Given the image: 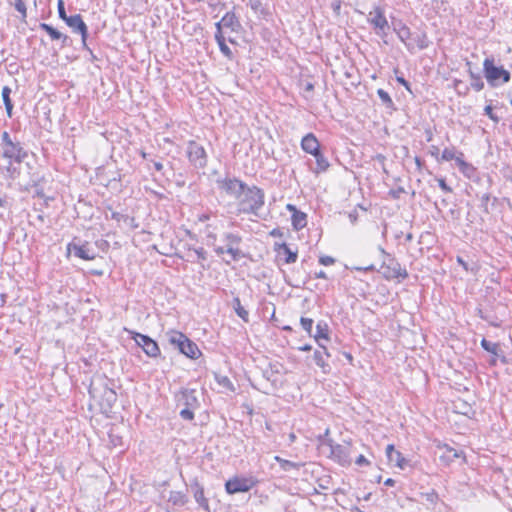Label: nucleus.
I'll use <instances>...</instances> for the list:
<instances>
[{
	"mask_svg": "<svg viewBox=\"0 0 512 512\" xmlns=\"http://www.w3.org/2000/svg\"><path fill=\"white\" fill-rule=\"evenodd\" d=\"M14 7L21 14V19L25 20L27 17V8L25 2L23 0H15Z\"/></svg>",
	"mask_w": 512,
	"mask_h": 512,
	"instance_id": "38",
	"label": "nucleus"
},
{
	"mask_svg": "<svg viewBox=\"0 0 512 512\" xmlns=\"http://www.w3.org/2000/svg\"><path fill=\"white\" fill-rule=\"evenodd\" d=\"M503 83L509 82L510 80V73L503 68L501 73V78Z\"/></svg>",
	"mask_w": 512,
	"mask_h": 512,
	"instance_id": "55",
	"label": "nucleus"
},
{
	"mask_svg": "<svg viewBox=\"0 0 512 512\" xmlns=\"http://www.w3.org/2000/svg\"><path fill=\"white\" fill-rule=\"evenodd\" d=\"M11 92H12V90L9 86H4L2 88L1 96H2V100L4 102V105H5V109H6L8 117H12V111H13V103L10 98Z\"/></svg>",
	"mask_w": 512,
	"mask_h": 512,
	"instance_id": "34",
	"label": "nucleus"
},
{
	"mask_svg": "<svg viewBox=\"0 0 512 512\" xmlns=\"http://www.w3.org/2000/svg\"><path fill=\"white\" fill-rule=\"evenodd\" d=\"M485 77L491 86H496L501 78L503 67H496L492 58H486L483 63Z\"/></svg>",
	"mask_w": 512,
	"mask_h": 512,
	"instance_id": "15",
	"label": "nucleus"
},
{
	"mask_svg": "<svg viewBox=\"0 0 512 512\" xmlns=\"http://www.w3.org/2000/svg\"><path fill=\"white\" fill-rule=\"evenodd\" d=\"M168 341L171 345H173L175 348L179 350L181 353V348H183L184 344L186 343L188 337L179 331H170L167 333Z\"/></svg>",
	"mask_w": 512,
	"mask_h": 512,
	"instance_id": "26",
	"label": "nucleus"
},
{
	"mask_svg": "<svg viewBox=\"0 0 512 512\" xmlns=\"http://www.w3.org/2000/svg\"><path fill=\"white\" fill-rule=\"evenodd\" d=\"M111 218L117 222L124 221V222H135V219L133 217H129L128 215H124L120 212H112Z\"/></svg>",
	"mask_w": 512,
	"mask_h": 512,
	"instance_id": "43",
	"label": "nucleus"
},
{
	"mask_svg": "<svg viewBox=\"0 0 512 512\" xmlns=\"http://www.w3.org/2000/svg\"><path fill=\"white\" fill-rule=\"evenodd\" d=\"M32 186L36 188L34 196L38 198H44V191L42 188H38V182L33 180Z\"/></svg>",
	"mask_w": 512,
	"mask_h": 512,
	"instance_id": "51",
	"label": "nucleus"
},
{
	"mask_svg": "<svg viewBox=\"0 0 512 512\" xmlns=\"http://www.w3.org/2000/svg\"><path fill=\"white\" fill-rule=\"evenodd\" d=\"M232 308L234 309L235 313L238 317H240L244 322H249V313L248 311L242 306L241 300L239 297H234L232 300Z\"/></svg>",
	"mask_w": 512,
	"mask_h": 512,
	"instance_id": "30",
	"label": "nucleus"
},
{
	"mask_svg": "<svg viewBox=\"0 0 512 512\" xmlns=\"http://www.w3.org/2000/svg\"><path fill=\"white\" fill-rule=\"evenodd\" d=\"M367 21L373 26L376 35L381 38H385L388 35L390 31V25L381 8L376 7L373 11H371L368 14Z\"/></svg>",
	"mask_w": 512,
	"mask_h": 512,
	"instance_id": "6",
	"label": "nucleus"
},
{
	"mask_svg": "<svg viewBox=\"0 0 512 512\" xmlns=\"http://www.w3.org/2000/svg\"><path fill=\"white\" fill-rule=\"evenodd\" d=\"M215 40L219 46L221 53L228 59H232L233 53H232L231 49L228 47V45L226 44L225 37L223 36L222 31H218V30L216 31Z\"/></svg>",
	"mask_w": 512,
	"mask_h": 512,
	"instance_id": "29",
	"label": "nucleus"
},
{
	"mask_svg": "<svg viewBox=\"0 0 512 512\" xmlns=\"http://www.w3.org/2000/svg\"><path fill=\"white\" fill-rule=\"evenodd\" d=\"M481 346L487 352H489L493 355H498V351H499L498 343H492V342L486 340L485 338H483L481 341Z\"/></svg>",
	"mask_w": 512,
	"mask_h": 512,
	"instance_id": "37",
	"label": "nucleus"
},
{
	"mask_svg": "<svg viewBox=\"0 0 512 512\" xmlns=\"http://www.w3.org/2000/svg\"><path fill=\"white\" fill-rule=\"evenodd\" d=\"M328 333V324L325 321H319L316 325V334L314 335L315 340L317 342H319L320 339L328 340Z\"/></svg>",
	"mask_w": 512,
	"mask_h": 512,
	"instance_id": "35",
	"label": "nucleus"
},
{
	"mask_svg": "<svg viewBox=\"0 0 512 512\" xmlns=\"http://www.w3.org/2000/svg\"><path fill=\"white\" fill-rule=\"evenodd\" d=\"M218 188L225 191L228 195L238 199L243 194V189L247 185L245 182L237 178L217 179Z\"/></svg>",
	"mask_w": 512,
	"mask_h": 512,
	"instance_id": "9",
	"label": "nucleus"
},
{
	"mask_svg": "<svg viewBox=\"0 0 512 512\" xmlns=\"http://www.w3.org/2000/svg\"><path fill=\"white\" fill-rule=\"evenodd\" d=\"M312 156H314L316 159V168L314 169V172L316 174L325 172L329 168L330 164L327 158L321 152V150L319 152H316Z\"/></svg>",
	"mask_w": 512,
	"mask_h": 512,
	"instance_id": "31",
	"label": "nucleus"
},
{
	"mask_svg": "<svg viewBox=\"0 0 512 512\" xmlns=\"http://www.w3.org/2000/svg\"><path fill=\"white\" fill-rule=\"evenodd\" d=\"M438 182L442 190L445 192H452V189L446 184L444 179H439Z\"/></svg>",
	"mask_w": 512,
	"mask_h": 512,
	"instance_id": "53",
	"label": "nucleus"
},
{
	"mask_svg": "<svg viewBox=\"0 0 512 512\" xmlns=\"http://www.w3.org/2000/svg\"><path fill=\"white\" fill-rule=\"evenodd\" d=\"M377 94L382 101L383 104H385L387 107L391 106L393 104L392 99L389 95V93L383 89H378Z\"/></svg>",
	"mask_w": 512,
	"mask_h": 512,
	"instance_id": "40",
	"label": "nucleus"
},
{
	"mask_svg": "<svg viewBox=\"0 0 512 512\" xmlns=\"http://www.w3.org/2000/svg\"><path fill=\"white\" fill-rule=\"evenodd\" d=\"M300 351H304V352H307V351H310L312 349L311 345L309 344H306V345H303L301 347L298 348Z\"/></svg>",
	"mask_w": 512,
	"mask_h": 512,
	"instance_id": "61",
	"label": "nucleus"
},
{
	"mask_svg": "<svg viewBox=\"0 0 512 512\" xmlns=\"http://www.w3.org/2000/svg\"><path fill=\"white\" fill-rule=\"evenodd\" d=\"M223 239L226 242V253L231 256L233 261L245 257V254L238 247L242 242V237L239 234L227 232L223 234Z\"/></svg>",
	"mask_w": 512,
	"mask_h": 512,
	"instance_id": "10",
	"label": "nucleus"
},
{
	"mask_svg": "<svg viewBox=\"0 0 512 512\" xmlns=\"http://www.w3.org/2000/svg\"><path fill=\"white\" fill-rule=\"evenodd\" d=\"M274 459L277 463H279L280 468L285 472H289L291 470H299L304 465L303 463H297L292 462L290 460H286L284 458H281L280 456H275Z\"/></svg>",
	"mask_w": 512,
	"mask_h": 512,
	"instance_id": "33",
	"label": "nucleus"
},
{
	"mask_svg": "<svg viewBox=\"0 0 512 512\" xmlns=\"http://www.w3.org/2000/svg\"><path fill=\"white\" fill-rule=\"evenodd\" d=\"M456 161V164L461 168L463 169L464 167L467 166V163L464 161L463 159V154L462 153H459V155L456 156V158L454 159Z\"/></svg>",
	"mask_w": 512,
	"mask_h": 512,
	"instance_id": "52",
	"label": "nucleus"
},
{
	"mask_svg": "<svg viewBox=\"0 0 512 512\" xmlns=\"http://www.w3.org/2000/svg\"><path fill=\"white\" fill-rule=\"evenodd\" d=\"M326 445L330 448V458L341 466H349L352 462L353 446L350 442L342 444L335 443L332 439L327 440Z\"/></svg>",
	"mask_w": 512,
	"mask_h": 512,
	"instance_id": "5",
	"label": "nucleus"
},
{
	"mask_svg": "<svg viewBox=\"0 0 512 512\" xmlns=\"http://www.w3.org/2000/svg\"><path fill=\"white\" fill-rule=\"evenodd\" d=\"M196 394L195 389L184 388L176 395L177 405L184 406L179 413L183 420L192 421L194 419V411L200 406Z\"/></svg>",
	"mask_w": 512,
	"mask_h": 512,
	"instance_id": "4",
	"label": "nucleus"
},
{
	"mask_svg": "<svg viewBox=\"0 0 512 512\" xmlns=\"http://www.w3.org/2000/svg\"><path fill=\"white\" fill-rule=\"evenodd\" d=\"M320 346L323 348V351L316 350L313 354V359L317 366H319L323 373H329L331 370L330 365L325 361V357H330L329 352L327 351L326 347Z\"/></svg>",
	"mask_w": 512,
	"mask_h": 512,
	"instance_id": "24",
	"label": "nucleus"
},
{
	"mask_svg": "<svg viewBox=\"0 0 512 512\" xmlns=\"http://www.w3.org/2000/svg\"><path fill=\"white\" fill-rule=\"evenodd\" d=\"M255 485L252 478L234 477L225 483V490L228 494H236L240 492H248Z\"/></svg>",
	"mask_w": 512,
	"mask_h": 512,
	"instance_id": "11",
	"label": "nucleus"
},
{
	"mask_svg": "<svg viewBox=\"0 0 512 512\" xmlns=\"http://www.w3.org/2000/svg\"><path fill=\"white\" fill-rule=\"evenodd\" d=\"M67 250L69 253H73L76 257L83 260H93L96 257L95 250L91 248L87 242L85 244L71 242L68 244Z\"/></svg>",
	"mask_w": 512,
	"mask_h": 512,
	"instance_id": "14",
	"label": "nucleus"
},
{
	"mask_svg": "<svg viewBox=\"0 0 512 512\" xmlns=\"http://www.w3.org/2000/svg\"><path fill=\"white\" fill-rule=\"evenodd\" d=\"M397 81L399 83H401L402 85L405 86V88L412 94V91H411V88H410V84L408 81H406L402 76L401 77H397Z\"/></svg>",
	"mask_w": 512,
	"mask_h": 512,
	"instance_id": "54",
	"label": "nucleus"
},
{
	"mask_svg": "<svg viewBox=\"0 0 512 512\" xmlns=\"http://www.w3.org/2000/svg\"><path fill=\"white\" fill-rule=\"evenodd\" d=\"M349 220L352 224H355L357 222L358 213L356 211H352L348 215Z\"/></svg>",
	"mask_w": 512,
	"mask_h": 512,
	"instance_id": "56",
	"label": "nucleus"
},
{
	"mask_svg": "<svg viewBox=\"0 0 512 512\" xmlns=\"http://www.w3.org/2000/svg\"><path fill=\"white\" fill-rule=\"evenodd\" d=\"M153 165L157 171H161L163 169V164L161 162H153Z\"/></svg>",
	"mask_w": 512,
	"mask_h": 512,
	"instance_id": "62",
	"label": "nucleus"
},
{
	"mask_svg": "<svg viewBox=\"0 0 512 512\" xmlns=\"http://www.w3.org/2000/svg\"><path fill=\"white\" fill-rule=\"evenodd\" d=\"M28 153L16 136L7 131L1 133L0 141V170L10 179H16L20 172L18 166Z\"/></svg>",
	"mask_w": 512,
	"mask_h": 512,
	"instance_id": "1",
	"label": "nucleus"
},
{
	"mask_svg": "<svg viewBox=\"0 0 512 512\" xmlns=\"http://www.w3.org/2000/svg\"><path fill=\"white\" fill-rule=\"evenodd\" d=\"M39 27L41 30L45 31L52 40H61L62 47L70 45L71 39L67 35L58 31L52 25L47 23H40Z\"/></svg>",
	"mask_w": 512,
	"mask_h": 512,
	"instance_id": "18",
	"label": "nucleus"
},
{
	"mask_svg": "<svg viewBox=\"0 0 512 512\" xmlns=\"http://www.w3.org/2000/svg\"><path fill=\"white\" fill-rule=\"evenodd\" d=\"M408 34H409V32H408V30H407V29H402V30L399 32V37H400L402 40H404V37H405L406 35H408Z\"/></svg>",
	"mask_w": 512,
	"mask_h": 512,
	"instance_id": "63",
	"label": "nucleus"
},
{
	"mask_svg": "<svg viewBox=\"0 0 512 512\" xmlns=\"http://www.w3.org/2000/svg\"><path fill=\"white\" fill-rule=\"evenodd\" d=\"M484 111H485V114H486V115H487L491 120H493V121H494V122H496V123L499 121V118H498V117L493 113V108H492L490 105L486 106V107H485V109H484Z\"/></svg>",
	"mask_w": 512,
	"mask_h": 512,
	"instance_id": "48",
	"label": "nucleus"
},
{
	"mask_svg": "<svg viewBox=\"0 0 512 512\" xmlns=\"http://www.w3.org/2000/svg\"><path fill=\"white\" fill-rule=\"evenodd\" d=\"M81 35V41H82V48L86 50L87 52L91 50V48L87 44V38H88V30L83 32Z\"/></svg>",
	"mask_w": 512,
	"mask_h": 512,
	"instance_id": "49",
	"label": "nucleus"
},
{
	"mask_svg": "<svg viewBox=\"0 0 512 512\" xmlns=\"http://www.w3.org/2000/svg\"><path fill=\"white\" fill-rule=\"evenodd\" d=\"M455 411L457 413H460V414H463V415H467L470 410H471V406L469 404H467L466 402H463V401H460L458 404L455 403Z\"/></svg>",
	"mask_w": 512,
	"mask_h": 512,
	"instance_id": "42",
	"label": "nucleus"
},
{
	"mask_svg": "<svg viewBox=\"0 0 512 512\" xmlns=\"http://www.w3.org/2000/svg\"><path fill=\"white\" fill-rule=\"evenodd\" d=\"M181 353L190 359H197L201 355V351L199 350L197 344L191 341L189 338L187 339L183 348H181Z\"/></svg>",
	"mask_w": 512,
	"mask_h": 512,
	"instance_id": "27",
	"label": "nucleus"
},
{
	"mask_svg": "<svg viewBox=\"0 0 512 512\" xmlns=\"http://www.w3.org/2000/svg\"><path fill=\"white\" fill-rule=\"evenodd\" d=\"M247 6H249L260 19L268 20L269 17H271V12L261 0H249Z\"/></svg>",
	"mask_w": 512,
	"mask_h": 512,
	"instance_id": "22",
	"label": "nucleus"
},
{
	"mask_svg": "<svg viewBox=\"0 0 512 512\" xmlns=\"http://www.w3.org/2000/svg\"><path fill=\"white\" fill-rule=\"evenodd\" d=\"M132 339L136 342V344L142 348L144 353L151 358H157L160 356L161 351L158 343L149 337L148 335H144L138 332H131Z\"/></svg>",
	"mask_w": 512,
	"mask_h": 512,
	"instance_id": "8",
	"label": "nucleus"
},
{
	"mask_svg": "<svg viewBox=\"0 0 512 512\" xmlns=\"http://www.w3.org/2000/svg\"><path fill=\"white\" fill-rule=\"evenodd\" d=\"M319 263L324 266H329L335 263V259L331 256L324 255L319 258Z\"/></svg>",
	"mask_w": 512,
	"mask_h": 512,
	"instance_id": "47",
	"label": "nucleus"
},
{
	"mask_svg": "<svg viewBox=\"0 0 512 512\" xmlns=\"http://www.w3.org/2000/svg\"><path fill=\"white\" fill-rule=\"evenodd\" d=\"M186 153L189 162L195 168L206 167L208 156L202 145L198 144L193 140L188 141Z\"/></svg>",
	"mask_w": 512,
	"mask_h": 512,
	"instance_id": "7",
	"label": "nucleus"
},
{
	"mask_svg": "<svg viewBox=\"0 0 512 512\" xmlns=\"http://www.w3.org/2000/svg\"><path fill=\"white\" fill-rule=\"evenodd\" d=\"M301 148L303 151L311 155L321 150L320 143L313 133H308L302 138Z\"/></svg>",
	"mask_w": 512,
	"mask_h": 512,
	"instance_id": "19",
	"label": "nucleus"
},
{
	"mask_svg": "<svg viewBox=\"0 0 512 512\" xmlns=\"http://www.w3.org/2000/svg\"><path fill=\"white\" fill-rule=\"evenodd\" d=\"M315 278L327 279V275L323 270L315 273Z\"/></svg>",
	"mask_w": 512,
	"mask_h": 512,
	"instance_id": "59",
	"label": "nucleus"
},
{
	"mask_svg": "<svg viewBox=\"0 0 512 512\" xmlns=\"http://www.w3.org/2000/svg\"><path fill=\"white\" fill-rule=\"evenodd\" d=\"M291 223L294 230L299 231L307 225L306 213L298 210L296 213L291 215Z\"/></svg>",
	"mask_w": 512,
	"mask_h": 512,
	"instance_id": "28",
	"label": "nucleus"
},
{
	"mask_svg": "<svg viewBox=\"0 0 512 512\" xmlns=\"http://www.w3.org/2000/svg\"><path fill=\"white\" fill-rule=\"evenodd\" d=\"M222 27L229 28L233 32H238L241 28V23L233 11H228L222 19L216 23V29L222 31Z\"/></svg>",
	"mask_w": 512,
	"mask_h": 512,
	"instance_id": "16",
	"label": "nucleus"
},
{
	"mask_svg": "<svg viewBox=\"0 0 512 512\" xmlns=\"http://www.w3.org/2000/svg\"><path fill=\"white\" fill-rule=\"evenodd\" d=\"M168 502L172 503L174 506H184L188 502V497L184 492L171 491Z\"/></svg>",
	"mask_w": 512,
	"mask_h": 512,
	"instance_id": "32",
	"label": "nucleus"
},
{
	"mask_svg": "<svg viewBox=\"0 0 512 512\" xmlns=\"http://www.w3.org/2000/svg\"><path fill=\"white\" fill-rule=\"evenodd\" d=\"M313 319L311 318H306V317H301L300 319V324L302 326V328L310 335L312 336V326H313Z\"/></svg>",
	"mask_w": 512,
	"mask_h": 512,
	"instance_id": "41",
	"label": "nucleus"
},
{
	"mask_svg": "<svg viewBox=\"0 0 512 512\" xmlns=\"http://www.w3.org/2000/svg\"><path fill=\"white\" fill-rule=\"evenodd\" d=\"M88 53H89V55H90L89 60H90L91 62H95V61H98V60H99V58H98V57L93 53V51H92V50L88 51Z\"/></svg>",
	"mask_w": 512,
	"mask_h": 512,
	"instance_id": "60",
	"label": "nucleus"
},
{
	"mask_svg": "<svg viewBox=\"0 0 512 512\" xmlns=\"http://www.w3.org/2000/svg\"><path fill=\"white\" fill-rule=\"evenodd\" d=\"M441 457L448 461H452L457 458H464L462 451H457L456 449L448 446H446L445 452Z\"/></svg>",
	"mask_w": 512,
	"mask_h": 512,
	"instance_id": "36",
	"label": "nucleus"
},
{
	"mask_svg": "<svg viewBox=\"0 0 512 512\" xmlns=\"http://www.w3.org/2000/svg\"><path fill=\"white\" fill-rule=\"evenodd\" d=\"M57 11H58V16L61 20H64L65 18L68 17L66 10H65V3L63 0H58Z\"/></svg>",
	"mask_w": 512,
	"mask_h": 512,
	"instance_id": "45",
	"label": "nucleus"
},
{
	"mask_svg": "<svg viewBox=\"0 0 512 512\" xmlns=\"http://www.w3.org/2000/svg\"><path fill=\"white\" fill-rule=\"evenodd\" d=\"M394 483H395V481H394L392 478H388V479L384 482V484H385L386 486H393V485H394Z\"/></svg>",
	"mask_w": 512,
	"mask_h": 512,
	"instance_id": "64",
	"label": "nucleus"
},
{
	"mask_svg": "<svg viewBox=\"0 0 512 512\" xmlns=\"http://www.w3.org/2000/svg\"><path fill=\"white\" fill-rule=\"evenodd\" d=\"M274 250L279 254H283L285 256L284 262L286 264H292L297 261L298 252L297 250L293 251L290 247L285 243H275Z\"/></svg>",
	"mask_w": 512,
	"mask_h": 512,
	"instance_id": "21",
	"label": "nucleus"
},
{
	"mask_svg": "<svg viewBox=\"0 0 512 512\" xmlns=\"http://www.w3.org/2000/svg\"><path fill=\"white\" fill-rule=\"evenodd\" d=\"M456 151L454 149H444L442 152V159L445 161L454 160L456 158Z\"/></svg>",
	"mask_w": 512,
	"mask_h": 512,
	"instance_id": "46",
	"label": "nucleus"
},
{
	"mask_svg": "<svg viewBox=\"0 0 512 512\" xmlns=\"http://www.w3.org/2000/svg\"><path fill=\"white\" fill-rule=\"evenodd\" d=\"M386 455L389 463L394 464L397 467L404 468L406 465V459L402 456V454L397 451L393 445H388L386 447Z\"/></svg>",
	"mask_w": 512,
	"mask_h": 512,
	"instance_id": "23",
	"label": "nucleus"
},
{
	"mask_svg": "<svg viewBox=\"0 0 512 512\" xmlns=\"http://www.w3.org/2000/svg\"><path fill=\"white\" fill-rule=\"evenodd\" d=\"M111 380L105 375H97L91 379L88 392L91 398L100 402L105 409H111L117 401V394L110 386Z\"/></svg>",
	"mask_w": 512,
	"mask_h": 512,
	"instance_id": "2",
	"label": "nucleus"
},
{
	"mask_svg": "<svg viewBox=\"0 0 512 512\" xmlns=\"http://www.w3.org/2000/svg\"><path fill=\"white\" fill-rule=\"evenodd\" d=\"M380 272L386 279H405L408 274L406 269L401 268L400 264L394 259H389L388 263H383Z\"/></svg>",
	"mask_w": 512,
	"mask_h": 512,
	"instance_id": "13",
	"label": "nucleus"
},
{
	"mask_svg": "<svg viewBox=\"0 0 512 512\" xmlns=\"http://www.w3.org/2000/svg\"><path fill=\"white\" fill-rule=\"evenodd\" d=\"M470 85L476 91H481L484 88V82L482 81L481 76L474 77V79L471 80Z\"/></svg>",
	"mask_w": 512,
	"mask_h": 512,
	"instance_id": "44",
	"label": "nucleus"
},
{
	"mask_svg": "<svg viewBox=\"0 0 512 512\" xmlns=\"http://www.w3.org/2000/svg\"><path fill=\"white\" fill-rule=\"evenodd\" d=\"M281 366L282 365L279 364L278 362L269 363L268 367L262 371V376L266 381V384L264 385L262 392H264L265 394L270 393L269 392L270 388L271 389L277 388V385H278V377L277 376H278V374H280Z\"/></svg>",
	"mask_w": 512,
	"mask_h": 512,
	"instance_id": "12",
	"label": "nucleus"
},
{
	"mask_svg": "<svg viewBox=\"0 0 512 512\" xmlns=\"http://www.w3.org/2000/svg\"><path fill=\"white\" fill-rule=\"evenodd\" d=\"M190 488L193 493V497H194L195 501L198 503V505L205 511L210 512L209 501L205 497L204 488L199 483L197 478L192 480V482L190 484Z\"/></svg>",
	"mask_w": 512,
	"mask_h": 512,
	"instance_id": "17",
	"label": "nucleus"
},
{
	"mask_svg": "<svg viewBox=\"0 0 512 512\" xmlns=\"http://www.w3.org/2000/svg\"><path fill=\"white\" fill-rule=\"evenodd\" d=\"M421 504L425 505L427 509L434 511L438 510L440 507L438 495L434 491L421 493Z\"/></svg>",
	"mask_w": 512,
	"mask_h": 512,
	"instance_id": "25",
	"label": "nucleus"
},
{
	"mask_svg": "<svg viewBox=\"0 0 512 512\" xmlns=\"http://www.w3.org/2000/svg\"><path fill=\"white\" fill-rule=\"evenodd\" d=\"M238 200V211L243 214L259 215V210L263 207L265 201L264 191L253 185L245 186L243 194L240 195Z\"/></svg>",
	"mask_w": 512,
	"mask_h": 512,
	"instance_id": "3",
	"label": "nucleus"
},
{
	"mask_svg": "<svg viewBox=\"0 0 512 512\" xmlns=\"http://www.w3.org/2000/svg\"><path fill=\"white\" fill-rule=\"evenodd\" d=\"M286 209L291 212L292 214L296 213L298 211V209L296 208L295 205L293 204H287L286 205Z\"/></svg>",
	"mask_w": 512,
	"mask_h": 512,
	"instance_id": "58",
	"label": "nucleus"
},
{
	"mask_svg": "<svg viewBox=\"0 0 512 512\" xmlns=\"http://www.w3.org/2000/svg\"><path fill=\"white\" fill-rule=\"evenodd\" d=\"M355 464L358 466H365L369 465V461L365 458L364 455L360 454L359 456L356 457Z\"/></svg>",
	"mask_w": 512,
	"mask_h": 512,
	"instance_id": "50",
	"label": "nucleus"
},
{
	"mask_svg": "<svg viewBox=\"0 0 512 512\" xmlns=\"http://www.w3.org/2000/svg\"><path fill=\"white\" fill-rule=\"evenodd\" d=\"M214 251L216 252V254H217L218 256H220V255H222V254L226 253V248H224V247H222V246H216V247L214 248Z\"/></svg>",
	"mask_w": 512,
	"mask_h": 512,
	"instance_id": "57",
	"label": "nucleus"
},
{
	"mask_svg": "<svg viewBox=\"0 0 512 512\" xmlns=\"http://www.w3.org/2000/svg\"><path fill=\"white\" fill-rule=\"evenodd\" d=\"M63 21L71 28L73 33L82 34L88 30L87 25L80 14L68 16Z\"/></svg>",
	"mask_w": 512,
	"mask_h": 512,
	"instance_id": "20",
	"label": "nucleus"
},
{
	"mask_svg": "<svg viewBox=\"0 0 512 512\" xmlns=\"http://www.w3.org/2000/svg\"><path fill=\"white\" fill-rule=\"evenodd\" d=\"M188 251L193 252L196 255L198 261H205L207 259V251L203 247H189Z\"/></svg>",
	"mask_w": 512,
	"mask_h": 512,
	"instance_id": "39",
	"label": "nucleus"
}]
</instances>
